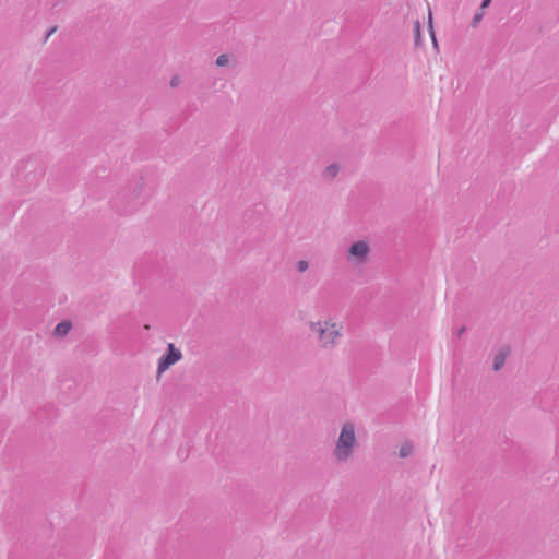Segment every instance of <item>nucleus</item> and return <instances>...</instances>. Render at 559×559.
<instances>
[{
    "instance_id": "obj_10",
    "label": "nucleus",
    "mask_w": 559,
    "mask_h": 559,
    "mask_svg": "<svg viewBox=\"0 0 559 559\" xmlns=\"http://www.w3.org/2000/svg\"><path fill=\"white\" fill-rule=\"evenodd\" d=\"M428 25H429V29H430V35H431L432 41H433L435 45H437V40H436V37H435V32H433V28H432V14H431L430 11L428 13Z\"/></svg>"
},
{
    "instance_id": "obj_15",
    "label": "nucleus",
    "mask_w": 559,
    "mask_h": 559,
    "mask_svg": "<svg viewBox=\"0 0 559 559\" xmlns=\"http://www.w3.org/2000/svg\"><path fill=\"white\" fill-rule=\"evenodd\" d=\"M170 84H171V86H177V84H178V78H177V76H174V78L171 79V81H170Z\"/></svg>"
},
{
    "instance_id": "obj_11",
    "label": "nucleus",
    "mask_w": 559,
    "mask_h": 559,
    "mask_svg": "<svg viewBox=\"0 0 559 559\" xmlns=\"http://www.w3.org/2000/svg\"><path fill=\"white\" fill-rule=\"evenodd\" d=\"M228 62V57L226 55H221L217 59H216V64L218 67H223V66H226Z\"/></svg>"
},
{
    "instance_id": "obj_13",
    "label": "nucleus",
    "mask_w": 559,
    "mask_h": 559,
    "mask_svg": "<svg viewBox=\"0 0 559 559\" xmlns=\"http://www.w3.org/2000/svg\"><path fill=\"white\" fill-rule=\"evenodd\" d=\"M481 17H483L481 13L476 14L474 17L473 24L476 25L481 20Z\"/></svg>"
},
{
    "instance_id": "obj_8",
    "label": "nucleus",
    "mask_w": 559,
    "mask_h": 559,
    "mask_svg": "<svg viewBox=\"0 0 559 559\" xmlns=\"http://www.w3.org/2000/svg\"><path fill=\"white\" fill-rule=\"evenodd\" d=\"M337 171H338V168L335 165H331L325 169L324 174L326 177L333 178L336 176Z\"/></svg>"
},
{
    "instance_id": "obj_1",
    "label": "nucleus",
    "mask_w": 559,
    "mask_h": 559,
    "mask_svg": "<svg viewBox=\"0 0 559 559\" xmlns=\"http://www.w3.org/2000/svg\"><path fill=\"white\" fill-rule=\"evenodd\" d=\"M310 331L316 334L322 347L331 348L336 345L342 336L343 325L337 321H317L309 323Z\"/></svg>"
},
{
    "instance_id": "obj_12",
    "label": "nucleus",
    "mask_w": 559,
    "mask_h": 559,
    "mask_svg": "<svg viewBox=\"0 0 559 559\" xmlns=\"http://www.w3.org/2000/svg\"><path fill=\"white\" fill-rule=\"evenodd\" d=\"M298 269L300 272H304L308 269V263L306 261H299L298 262Z\"/></svg>"
},
{
    "instance_id": "obj_16",
    "label": "nucleus",
    "mask_w": 559,
    "mask_h": 559,
    "mask_svg": "<svg viewBox=\"0 0 559 559\" xmlns=\"http://www.w3.org/2000/svg\"><path fill=\"white\" fill-rule=\"evenodd\" d=\"M56 31V27L51 28V31L48 33V36H50Z\"/></svg>"
},
{
    "instance_id": "obj_3",
    "label": "nucleus",
    "mask_w": 559,
    "mask_h": 559,
    "mask_svg": "<svg viewBox=\"0 0 559 559\" xmlns=\"http://www.w3.org/2000/svg\"><path fill=\"white\" fill-rule=\"evenodd\" d=\"M369 253V246L365 241H357L353 243L348 250L347 259L354 264L364 263Z\"/></svg>"
},
{
    "instance_id": "obj_6",
    "label": "nucleus",
    "mask_w": 559,
    "mask_h": 559,
    "mask_svg": "<svg viewBox=\"0 0 559 559\" xmlns=\"http://www.w3.org/2000/svg\"><path fill=\"white\" fill-rule=\"evenodd\" d=\"M506 356H507V354L503 352L496 355L495 362H493L495 370H499L501 368V366L504 364Z\"/></svg>"
},
{
    "instance_id": "obj_7",
    "label": "nucleus",
    "mask_w": 559,
    "mask_h": 559,
    "mask_svg": "<svg viewBox=\"0 0 559 559\" xmlns=\"http://www.w3.org/2000/svg\"><path fill=\"white\" fill-rule=\"evenodd\" d=\"M411 452H412V445H411V444H408V443L403 444V445L401 447V449H400V455H401L402 457H406L407 455H409V454H411Z\"/></svg>"
},
{
    "instance_id": "obj_2",
    "label": "nucleus",
    "mask_w": 559,
    "mask_h": 559,
    "mask_svg": "<svg viewBox=\"0 0 559 559\" xmlns=\"http://www.w3.org/2000/svg\"><path fill=\"white\" fill-rule=\"evenodd\" d=\"M355 440L354 427L350 424L345 425L335 448V455L338 460H345L349 456Z\"/></svg>"
},
{
    "instance_id": "obj_5",
    "label": "nucleus",
    "mask_w": 559,
    "mask_h": 559,
    "mask_svg": "<svg viewBox=\"0 0 559 559\" xmlns=\"http://www.w3.org/2000/svg\"><path fill=\"white\" fill-rule=\"evenodd\" d=\"M71 330V323L68 322V321H63V322H60L56 329H55V334L57 336H64L66 334L69 333V331Z\"/></svg>"
},
{
    "instance_id": "obj_9",
    "label": "nucleus",
    "mask_w": 559,
    "mask_h": 559,
    "mask_svg": "<svg viewBox=\"0 0 559 559\" xmlns=\"http://www.w3.org/2000/svg\"><path fill=\"white\" fill-rule=\"evenodd\" d=\"M414 33H415V41L416 44H419L420 41V23L416 21L414 23Z\"/></svg>"
},
{
    "instance_id": "obj_14",
    "label": "nucleus",
    "mask_w": 559,
    "mask_h": 559,
    "mask_svg": "<svg viewBox=\"0 0 559 559\" xmlns=\"http://www.w3.org/2000/svg\"><path fill=\"white\" fill-rule=\"evenodd\" d=\"M491 0H484L481 3V9L487 8L490 4Z\"/></svg>"
},
{
    "instance_id": "obj_4",
    "label": "nucleus",
    "mask_w": 559,
    "mask_h": 559,
    "mask_svg": "<svg viewBox=\"0 0 559 559\" xmlns=\"http://www.w3.org/2000/svg\"><path fill=\"white\" fill-rule=\"evenodd\" d=\"M181 352L174 344H168V354L163 356L158 362V373H163L181 359Z\"/></svg>"
}]
</instances>
